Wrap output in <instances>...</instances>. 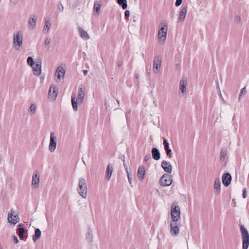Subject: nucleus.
Returning a JSON list of instances; mask_svg holds the SVG:
<instances>
[{"mask_svg":"<svg viewBox=\"0 0 249 249\" xmlns=\"http://www.w3.org/2000/svg\"><path fill=\"white\" fill-rule=\"evenodd\" d=\"M151 160V156L149 154L148 155H147L145 156V158H144V161H147L149 160Z\"/></svg>","mask_w":249,"mask_h":249,"instance_id":"37998d69","label":"nucleus"},{"mask_svg":"<svg viewBox=\"0 0 249 249\" xmlns=\"http://www.w3.org/2000/svg\"><path fill=\"white\" fill-rule=\"evenodd\" d=\"M57 9L60 11V12H63L64 11V7L63 5L61 3L57 5Z\"/></svg>","mask_w":249,"mask_h":249,"instance_id":"ea45409f","label":"nucleus"},{"mask_svg":"<svg viewBox=\"0 0 249 249\" xmlns=\"http://www.w3.org/2000/svg\"><path fill=\"white\" fill-rule=\"evenodd\" d=\"M85 93L82 86L78 89L77 101L80 103H82L85 97Z\"/></svg>","mask_w":249,"mask_h":249,"instance_id":"a211bd4d","label":"nucleus"},{"mask_svg":"<svg viewBox=\"0 0 249 249\" xmlns=\"http://www.w3.org/2000/svg\"><path fill=\"white\" fill-rule=\"evenodd\" d=\"M218 94H219V95L220 97V98H223V97H222V94H221V90H218Z\"/></svg>","mask_w":249,"mask_h":249,"instance_id":"603ef678","label":"nucleus"},{"mask_svg":"<svg viewBox=\"0 0 249 249\" xmlns=\"http://www.w3.org/2000/svg\"><path fill=\"white\" fill-rule=\"evenodd\" d=\"M117 3L122 6L123 9H125L127 7L126 0H117Z\"/></svg>","mask_w":249,"mask_h":249,"instance_id":"2f4dec72","label":"nucleus"},{"mask_svg":"<svg viewBox=\"0 0 249 249\" xmlns=\"http://www.w3.org/2000/svg\"><path fill=\"white\" fill-rule=\"evenodd\" d=\"M161 166L164 171L167 173H171L172 171V166L169 162L163 160L161 162Z\"/></svg>","mask_w":249,"mask_h":249,"instance_id":"ddd939ff","label":"nucleus"},{"mask_svg":"<svg viewBox=\"0 0 249 249\" xmlns=\"http://www.w3.org/2000/svg\"><path fill=\"white\" fill-rule=\"evenodd\" d=\"M18 230L17 231V233L18 234H24L25 231V229H24L23 228V224L22 223H20L18 224Z\"/></svg>","mask_w":249,"mask_h":249,"instance_id":"72a5a7b5","label":"nucleus"},{"mask_svg":"<svg viewBox=\"0 0 249 249\" xmlns=\"http://www.w3.org/2000/svg\"><path fill=\"white\" fill-rule=\"evenodd\" d=\"M88 72V71L87 70H85L83 71V73H84V75H86L87 74Z\"/></svg>","mask_w":249,"mask_h":249,"instance_id":"3c124183","label":"nucleus"},{"mask_svg":"<svg viewBox=\"0 0 249 249\" xmlns=\"http://www.w3.org/2000/svg\"><path fill=\"white\" fill-rule=\"evenodd\" d=\"M216 89H217L218 91L220 90L219 85L218 82L217 81L216 82Z\"/></svg>","mask_w":249,"mask_h":249,"instance_id":"8fccbe9b","label":"nucleus"},{"mask_svg":"<svg viewBox=\"0 0 249 249\" xmlns=\"http://www.w3.org/2000/svg\"><path fill=\"white\" fill-rule=\"evenodd\" d=\"M41 232L39 229H36L35 235L33 237V240L36 242L41 236Z\"/></svg>","mask_w":249,"mask_h":249,"instance_id":"c85d7f7f","label":"nucleus"},{"mask_svg":"<svg viewBox=\"0 0 249 249\" xmlns=\"http://www.w3.org/2000/svg\"><path fill=\"white\" fill-rule=\"evenodd\" d=\"M247 196V192L245 190H244L243 193V197L245 198Z\"/></svg>","mask_w":249,"mask_h":249,"instance_id":"de8ad7c7","label":"nucleus"},{"mask_svg":"<svg viewBox=\"0 0 249 249\" xmlns=\"http://www.w3.org/2000/svg\"><path fill=\"white\" fill-rule=\"evenodd\" d=\"M182 0H176V2L175 3V6L176 7H178L182 3Z\"/></svg>","mask_w":249,"mask_h":249,"instance_id":"a19ab883","label":"nucleus"},{"mask_svg":"<svg viewBox=\"0 0 249 249\" xmlns=\"http://www.w3.org/2000/svg\"><path fill=\"white\" fill-rule=\"evenodd\" d=\"M178 221H171L170 223V233L173 237H176L178 235L179 229L178 226Z\"/></svg>","mask_w":249,"mask_h":249,"instance_id":"0eeeda50","label":"nucleus"},{"mask_svg":"<svg viewBox=\"0 0 249 249\" xmlns=\"http://www.w3.org/2000/svg\"><path fill=\"white\" fill-rule=\"evenodd\" d=\"M23 44V34L21 32H18L14 35L13 47L16 51H19Z\"/></svg>","mask_w":249,"mask_h":249,"instance_id":"7ed1b4c3","label":"nucleus"},{"mask_svg":"<svg viewBox=\"0 0 249 249\" xmlns=\"http://www.w3.org/2000/svg\"><path fill=\"white\" fill-rule=\"evenodd\" d=\"M65 73V70L61 66H58L55 71V76L57 77L56 81L59 82L64 78Z\"/></svg>","mask_w":249,"mask_h":249,"instance_id":"1a4fd4ad","label":"nucleus"},{"mask_svg":"<svg viewBox=\"0 0 249 249\" xmlns=\"http://www.w3.org/2000/svg\"><path fill=\"white\" fill-rule=\"evenodd\" d=\"M76 100V97L75 95H72L71 96V104L72 107L75 111H77L78 109L77 103Z\"/></svg>","mask_w":249,"mask_h":249,"instance_id":"c756f323","label":"nucleus"},{"mask_svg":"<svg viewBox=\"0 0 249 249\" xmlns=\"http://www.w3.org/2000/svg\"><path fill=\"white\" fill-rule=\"evenodd\" d=\"M55 139V137L54 136L53 133H51L50 136V142L49 146V150L51 152H53L55 150L56 147V142Z\"/></svg>","mask_w":249,"mask_h":249,"instance_id":"f8f14e48","label":"nucleus"},{"mask_svg":"<svg viewBox=\"0 0 249 249\" xmlns=\"http://www.w3.org/2000/svg\"><path fill=\"white\" fill-rule=\"evenodd\" d=\"M51 26V23L50 22V20L46 19L45 26L43 29V33L45 34L48 33Z\"/></svg>","mask_w":249,"mask_h":249,"instance_id":"cd10ccee","label":"nucleus"},{"mask_svg":"<svg viewBox=\"0 0 249 249\" xmlns=\"http://www.w3.org/2000/svg\"><path fill=\"white\" fill-rule=\"evenodd\" d=\"M167 26L166 22H161L160 25V28L158 31V40L160 43H163L166 38L167 33Z\"/></svg>","mask_w":249,"mask_h":249,"instance_id":"f257e3e1","label":"nucleus"},{"mask_svg":"<svg viewBox=\"0 0 249 249\" xmlns=\"http://www.w3.org/2000/svg\"><path fill=\"white\" fill-rule=\"evenodd\" d=\"M136 78L137 79L139 78V75L138 74L136 75Z\"/></svg>","mask_w":249,"mask_h":249,"instance_id":"5fc2aeb1","label":"nucleus"},{"mask_svg":"<svg viewBox=\"0 0 249 249\" xmlns=\"http://www.w3.org/2000/svg\"><path fill=\"white\" fill-rule=\"evenodd\" d=\"M12 238L15 244H18V240L17 236L15 235H13Z\"/></svg>","mask_w":249,"mask_h":249,"instance_id":"79ce46f5","label":"nucleus"},{"mask_svg":"<svg viewBox=\"0 0 249 249\" xmlns=\"http://www.w3.org/2000/svg\"><path fill=\"white\" fill-rule=\"evenodd\" d=\"M101 7V4H100V3L98 1H95L94 4L93 10H94V11L96 13L97 15H99L100 12Z\"/></svg>","mask_w":249,"mask_h":249,"instance_id":"bb28decb","label":"nucleus"},{"mask_svg":"<svg viewBox=\"0 0 249 249\" xmlns=\"http://www.w3.org/2000/svg\"><path fill=\"white\" fill-rule=\"evenodd\" d=\"M36 109V105L35 104H31V105L29 108V110H28L29 114L31 116L34 115L35 113Z\"/></svg>","mask_w":249,"mask_h":249,"instance_id":"473e14b6","label":"nucleus"},{"mask_svg":"<svg viewBox=\"0 0 249 249\" xmlns=\"http://www.w3.org/2000/svg\"><path fill=\"white\" fill-rule=\"evenodd\" d=\"M7 220L9 223L15 225L19 221L20 218L18 214H14V210L11 209L8 213Z\"/></svg>","mask_w":249,"mask_h":249,"instance_id":"423d86ee","label":"nucleus"},{"mask_svg":"<svg viewBox=\"0 0 249 249\" xmlns=\"http://www.w3.org/2000/svg\"><path fill=\"white\" fill-rule=\"evenodd\" d=\"M126 173H127V178H128V179L129 182L130 184H131V181H132V177H131V176L129 173L127 169H126Z\"/></svg>","mask_w":249,"mask_h":249,"instance_id":"4c0bfd02","label":"nucleus"},{"mask_svg":"<svg viewBox=\"0 0 249 249\" xmlns=\"http://www.w3.org/2000/svg\"><path fill=\"white\" fill-rule=\"evenodd\" d=\"M33 68V73L35 75L39 76L41 73V62L39 60L36 61V64L32 67Z\"/></svg>","mask_w":249,"mask_h":249,"instance_id":"9b49d317","label":"nucleus"},{"mask_svg":"<svg viewBox=\"0 0 249 249\" xmlns=\"http://www.w3.org/2000/svg\"><path fill=\"white\" fill-rule=\"evenodd\" d=\"M18 236L19 237V238L21 239V240H23V238H24V235L23 234H18Z\"/></svg>","mask_w":249,"mask_h":249,"instance_id":"09e8293b","label":"nucleus"},{"mask_svg":"<svg viewBox=\"0 0 249 249\" xmlns=\"http://www.w3.org/2000/svg\"><path fill=\"white\" fill-rule=\"evenodd\" d=\"M87 185L85 178H81L79 179L77 192L79 195L83 198H86L87 196Z\"/></svg>","mask_w":249,"mask_h":249,"instance_id":"f03ea898","label":"nucleus"},{"mask_svg":"<svg viewBox=\"0 0 249 249\" xmlns=\"http://www.w3.org/2000/svg\"><path fill=\"white\" fill-rule=\"evenodd\" d=\"M187 85V80L186 79L182 78L179 82V89L182 93H184L186 90V86Z\"/></svg>","mask_w":249,"mask_h":249,"instance_id":"aec40b11","label":"nucleus"},{"mask_svg":"<svg viewBox=\"0 0 249 249\" xmlns=\"http://www.w3.org/2000/svg\"><path fill=\"white\" fill-rule=\"evenodd\" d=\"M86 238L87 241L91 243L93 241V233L91 229L89 228H88L87 232L86 233Z\"/></svg>","mask_w":249,"mask_h":249,"instance_id":"a878e982","label":"nucleus"},{"mask_svg":"<svg viewBox=\"0 0 249 249\" xmlns=\"http://www.w3.org/2000/svg\"><path fill=\"white\" fill-rule=\"evenodd\" d=\"M240 231L243 240V249H248L249 246V233L247 229L242 225L240 226Z\"/></svg>","mask_w":249,"mask_h":249,"instance_id":"20e7f679","label":"nucleus"},{"mask_svg":"<svg viewBox=\"0 0 249 249\" xmlns=\"http://www.w3.org/2000/svg\"><path fill=\"white\" fill-rule=\"evenodd\" d=\"M227 155V151L226 149H222L220 152V161L222 162L224 161Z\"/></svg>","mask_w":249,"mask_h":249,"instance_id":"7c9ffc66","label":"nucleus"},{"mask_svg":"<svg viewBox=\"0 0 249 249\" xmlns=\"http://www.w3.org/2000/svg\"><path fill=\"white\" fill-rule=\"evenodd\" d=\"M160 184L162 186H168L172 183V177L168 174H164L160 180Z\"/></svg>","mask_w":249,"mask_h":249,"instance_id":"6e6552de","label":"nucleus"},{"mask_svg":"<svg viewBox=\"0 0 249 249\" xmlns=\"http://www.w3.org/2000/svg\"><path fill=\"white\" fill-rule=\"evenodd\" d=\"M161 67V61L158 57L155 58L154 60L153 69L154 72L157 74L160 71Z\"/></svg>","mask_w":249,"mask_h":249,"instance_id":"dca6fc26","label":"nucleus"},{"mask_svg":"<svg viewBox=\"0 0 249 249\" xmlns=\"http://www.w3.org/2000/svg\"><path fill=\"white\" fill-rule=\"evenodd\" d=\"M57 94L58 92L55 89V86L53 84L51 85L49 91V99L53 101L56 98Z\"/></svg>","mask_w":249,"mask_h":249,"instance_id":"9d476101","label":"nucleus"},{"mask_svg":"<svg viewBox=\"0 0 249 249\" xmlns=\"http://www.w3.org/2000/svg\"><path fill=\"white\" fill-rule=\"evenodd\" d=\"M163 145L164 146V148L165 150L169 149V144L167 140L165 139L163 141Z\"/></svg>","mask_w":249,"mask_h":249,"instance_id":"e433bc0d","label":"nucleus"},{"mask_svg":"<svg viewBox=\"0 0 249 249\" xmlns=\"http://www.w3.org/2000/svg\"><path fill=\"white\" fill-rule=\"evenodd\" d=\"M145 169L142 166H140L138 171L137 176L139 180H142L144 177L145 175Z\"/></svg>","mask_w":249,"mask_h":249,"instance_id":"5701e85b","label":"nucleus"},{"mask_svg":"<svg viewBox=\"0 0 249 249\" xmlns=\"http://www.w3.org/2000/svg\"><path fill=\"white\" fill-rule=\"evenodd\" d=\"M122 65H123V63H122V62H118V66L119 67H121Z\"/></svg>","mask_w":249,"mask_h":249,"instance_id":"864d4df0","label":"nucleus"},{"mask_svg":"<svg viewBox=\"0 0 249 249\" xmlns=\"http://www.w3.org/2000/svg\"><path fill=\"white\" fill-rule=\"evenodd\" d=\"M152 158L154 160H158L160 158V154L157 148H153L151 150Z\"/></svg>","mask_w":249,"mask_h":249,"instance_id":"412c9836","label":"nucleus"},{"mask_svg":"<svg viewBox=\"0 0 249 249\" xmlns=\"http://www.w3.org/2000/svg\"><path fill=\"white\" fill-rule=\"evenodd\" d=\"M27 64L31 67H33L35 64V62L31 56H29L27 58Z\"/></svg>","mask_w":249,"mask_h":249,"instance_id":"c9c22d12","label":"nucleus"},{"mask_svg":"<svg viewBox=\"0 0 249 249\" xmlns=\"http://www.w3.org/2000/svg\"><path fill=\"white\" fill-rule=\"evenodd\" d=\"M222 179L223 184L227 187L231 183V176L229 173H225L223 175Z\"/></svg>","mask_w":249,"mask_h":249,"instance_id":"4468645a","label":"nucleus"},{"mask_svg":"<svg viewBox=\"0 0 249 249\" xmlns=\"http://www.w3.org/2000/svg\"><path fill=\"white\" fill-rule=\"evenodd\" d=\"M40 181L39 175L38 173H35L32 177V185L35 188H37Z\"/></svg>","mask_w":249,"mask_h":249,"instance_id":"2eb2a0df","label":"nucleus"},{"mask_svg":"<svg viewBox=\"0 0 249 249\" xmlns=\"http://www.w3.org/2000/svg\"><path fill=\"white\" fill-rule=\"evenodd\" d=\"M220 186H221V182L219 178L215 179L214 181V190L215 193L216 194H219L220 193Z\"/></svg>","mask_w":249,"mask_h":249,"instance_id":"b1692460","label":"nucleus"},{"mask_svg":"<svg viewBox=\"0 0 249 249\" xmlns=\"http://www.w3.org/2000/svg\"><path fill=\"white\" fill-rule=\"evenodd\" d=\"M180 209L178 206L173 203L171 206V221H178L180 218Z\"/></svg>","mask_w":249,"mask_h":249,"instance_id":"39448f33","label":"nucleus"},{"mask_svg":"<svg viewBox=\"0 0 249 249\" xmlns=\"http://www.w3.org/2000/svg\"><path fill=\"white\" fill-rule=\"evenodd\" d=\"M50 43V39L49 38H47L45 40L44 44L45 46H48Z\"/></svg>","mask_w":249,"mask_h":249,"instance_id":"c03bdc74","label":"nucleus"},{"mask_svg":"<svg viewBox=\"0 0 249 249\" xmlns=\"http://www.w3.org/2000/svg\"><path fill=\"white\" fill-rule=\"evenodd\" d=\"M235 20L236 21H237L238 22H240V21H241V18H240V17H239L238 16H235Z\"/></svg>","mask_w":249,"mask_h":249,"instance_id":"a18cd8bd","label":"nucleus"},{"mask_svg":"<svg viewBox=\"0 0 249 249\" xmlns=\"http://www.w3.org/2000/svg\"><path fill=\"white\" fill-rule=\"evenodd\" d=\"M37 20L36 17L35 15H32L29 19L28 26V28L33 30L36 26Z\"/></svg>","mask_w":249,"mask_h":249,"instance_id":"f3484780","label":"nucleus"},{"mask_svg":"<svg viewBox=\"0 0 249 249\" xmlns=\"http://www.w3.org/2000/svg\"><path fill=\"white\" fill-rule=\"evenodd\" d=\"M165 150H166V153L167 156H168L169 157H171V156L172 155V150L170 149H168Z\"/></svg>","mask_w":249,"mask_h":249,"instance_id":"58836bf2","label":"nucleus"},{"mask_svg":"<svg viewBox=\"0 0 249 249\" xmlns=\"http://www.w3.org/2000/svg\"><path fill=\"white\" fill-rule=\"evenodd\" d=\"M247 93V89L245 87L242 88L240 91V94L238 97L239 102H241V97L242 95H245Z\"/></svg>","mask_w":249,"mask_h":249,"instance_id":"f704fd0d","label":"nucleus"},{"mask_svg":"<svg viewBox=\"0 0 249 249\" xmlns=\"http://www.w3.org/2000/svg\"><path fill=\"white\" fill-rule=\"evenodd\" d=\"M187 13V7L186 6L183 7L178 15V19L179 21L183 22L184 21L186 14Z\"/></svg>","mask_w":249,"mask_h":249,"instance_id":"6ab92c4d","label":"nucleus"},{"mask_svg":"<svg viewBox=\"0 0 249 249\" xmlns=\"http://www.w3.org/2000/svg\"><path fill=\"white\" fill-rule=\"evenodd\" d=\"M129 15H130V12H129V10L125 11V12H124V16H125V17H128L129 16Z\"/></svg>","mask_w":249,"mask_h":249,"instance_id":"49530a36","label":"nucleus"},{"mask_svg":"<svg viewBox=\"0 0 249 249\" xmlns=\"http://www.w3.org/2000/svg\"><path fill=\"white\" fill-rule=\"evenodd\" d=\"M117 102L118 104H119V103H120V102H119V101H118V100H117Z\"/></svg>","mask_w":249,"mask_h":249,"instance_id":"6e6d98bb","label":"nucleus"},{"mask_svg":"<svg viewBox=\"0 0 249 249\" xmlns=\"http://www.w3.org/2000/svg\"><path fill=\"white\" fill-rule=\"evenodd\" d=\"M78 31L81 37L84 40H87L89 39V36L86 31L84 30L82 28H79Z\"/></svg>","mask_w":249,"mask_h":249,"instance_id":"393cba45","label":"nucleus"},{"mask_svg":"<svg viewBox=\"0 0 249 249\" xmlns=\"http://www.w3.org/2000/svg\"><path fill=\"white\" fill-rule=\"evenodd\" d=\"M113 171V166L111 164H109L106 170V179L108 181L110 179Z\"/></svg>","mask_w":249,"mask_h":249,"instance_id":"4be33fe9","label":"nucleus"}]
</instances>
